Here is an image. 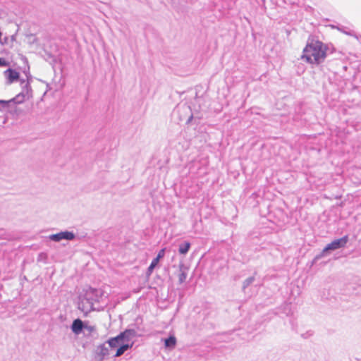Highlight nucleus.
Segmentation results:
<instances>
[{"mask_svg":"<svg viewBox=\"0 0 361 361\" xmlns=\"http://www.w3.org/2000/svg\"><path fill=\"white\" fill-rule=\"evenodd\" d=\"M328 47L319 40L308 39L303 49L302 59L311 64L322 63L327 56Z\"/></svg>","mask_w":361,"mask_h":361,"instance_id":"nucleus-1","label":"nucleus"},{"mask_svg":"<svg viewBox=\"0 0 361 361\" xmlns=\"http://www.w3.org/2000/svg\"><path fill=\"white\" fill-rule=\"evenodd\" d=\"M102 295V291L99 289L89 287L82 296H80L79 309L82 312L94 310V303L99 302Z\"/></svg>","mask_w":361,"mask_h":361,"instance_id":"nucleus-2","label":"nucleus"},{"mask_svg":"<svg viewBox=\"0 0 361 361\" xmlns=\"http://www.w3.org/2000/svg\"><path fill=\"white\" fill-rule=\"evenodd\" d=\"M348 241V236L347 235L341 238L334 240L331 243L327 244L319 254L314 257L312 262V265L316 264L323 257L328 255L331 251L344 247Z\"/></svg>","mask_w":361,"mask_h":361,"instance_id":"nucleus-3","label":"nucleus"},{"mask_svg":"<svg viewBox=\"0 0 361 361\" xmlns=\"http://www.w3.org/2000/svg\"><path fill=\"white\" fill-rule=\"evenodd\" d=\"M109 347L111 348H117L116 353L114 357H119L122 355L126 351L133 347V343H127L121 333L115 337L110 338L107 341Z\"/></svg>","mask_w":361,"mask_h":361,"instance_id":"nucleus-4","label":"nucleus"},{"mask_svg":"<svg viewBox=\"0 0 361 361\" xmlns=\"http://www.w3.org/2000/svg\"><path fill=\"white\" fill-rule=\"evenodd\" d=\"M75 235L72 231H61L56 234H51L49 238L54 242H60L62 240H72L75 238Z\"/></svg>","mask_w":361,"mask_h":361,"instance_id":"nucleus-5","label":"nucleus"},{"mask_svg":"<svg viewBox=\"0 0 361 361\" xmlns=\"http://www.w3.org/2000/svg\"><path fill=\"white\" fill-rule=\"evenodd\" d=\"M164 255H165V248L161 249L159 251L157 257L152 259L149 266L148 267L147 271H146L147 276H149L152 274L154 268L159 264V260L161 259H162L164 257Z\"/></svg>","mask_w":361,"mask_h":361,"instance_id":"nucleus-6","label":"nucleus"},{"mask_svg":"<svg viewBox=\"0 0 361 361\" xmlns=\"http://www.w3.org/2000/svg\"><path fill=\"white\" fill-rule=\"evenodd\" d=\"M85 322L80 318L74 319L71 325V329L75 335L80 334L85 330Z\"/></svg>","mask_w":361,"mask_h":361,"instance_id":"nucleus-7","label":"nucleus"},{"mask_svg":"<svg viewBox=\"0 0 361 361\" xmlns=\"http://www.w3.org/2000/svg\"><path fill=\"white\" fill-rule=\"evenodd\" d=\"M7 80V84H11L19 80L20 73L15 69L8 68L4 71Z\"/></svg>","mask_w":361,"mask_h":361,"instance_id":"nucleus-8","label":"nucleus"},{"mask_svg":"<svg viewBox=\"0 0 361 361\" xmlns=\"http://www.w3.org/2000/svg\"><path fill=\"white\" fill-rule=\"evenodd\" d=\"M95 353L97 357H98L100 361H102L109 355V347L106 345V343L100 344L97 347Z\"/></svg>","mask_w":361,"mask_h":361,"instance_id":"nucleus-9","label":"nucleus"},{"mask_svg":"<svg viewBox=\"0 0 361 361\" xmlns=\"http://www.w3.org/2000/svg\"><path fill=\"white\" fill-rule=\"evenodd\" d=\"M121 334L123 338V340H125L126 342L128 343V342L130 341L132 338L136 336L137 332L133 329H128L121 332Z\"/></svg>","mask_w":361,"mask_h":361,"instance_id":"nucleus-10","label":"nucleus"},{"mask_svg":"<svg viewBox=\"0 0 361 361\" xmlns=\"http://www.w3.org/2000/svg\"><path fill=\"white\" fill-rule=\"evenodd\" d=\"M188 268L186 267L183 263H180L179 264V271H180V274H178L179 284H182L185 281L187 276H188Z\"/></svg>","mask_w":361,"mask_h":361,"instance_id":"nucleus-11","label":"nucleus"},{"mask_svg":"<svg viewBox=\"0 0 361 361\" xmlns=\"http://www.w3.org/2000/svg\"><path fill=\"white\" fill-rule=\"evenodd\" d=\"M178 110L186 114H190L185 122L186 124H190L194 118L190 106L187 105H183L182 106L178 107Z\"/></svg>","mask_w":361,"mask_h":361,"instance_id":"nucleus-12","label":"nucleus"},{"mask_svg":"<svg viewBox=\"0 0 361 361\" xmlns=\"http://www.w3.org/2000/svg\"><path fill=\"white\" fill-rule=\"evenodd\" d=\"M176 345V338L174 336L171 335L164 339V345L166 348L173 349Z\"/></svg>","mask_w":361,"mask_h":361,"instance_id":"nucleus-13","label":"nucleus"},{"mask_svg":"<svg viewBox=\"0 0 361 361\" xmlns=\"http://www.w3.org/2000/svg\"><path fill=\"white\" fill-rule=\"evenodd\" d=\"M191 244L188 241H184L183 243H180L178 246V252L180 255H186L190 248Z\"/></svg>","mask_w":361,"mask_h":361,"instance_id":"nucleus-14","label":"nucleus"},{"mask_svg":"<svg viewBox=\"0 0 361 361\" xmlns=\"http://www.w3.org/2000/svg\"><path fill=\"white\" fill-rule=\"evenodd\" d=\"M255 281V276H250L248 277L247 279H246L243 283V286H242V290L245 293V290L246 288L250 286L252 283H253V282Z\"/></svg>","mask_w":361,"mask_h":361,"instance_id":"nucleus-15","label":"nucleus"},{"mask_svg":"<svg viewBox=\"0 0 361 361\" xmlns=\"http://www.w3.org/2000/svg\"><path fill=\"white\" fill-rule=\"evenodd\" d=\"M11 99L13 104H20V103L23 102V101L25 99L24 92H22L19 93L15 97Z\"/></svg>","mask_w":361,"mask_h":361,"instance_id":"nucleus-16","label":"nucleus"},{"mask_svg":"<svg viewBox=\"0 0 361 361\" xmlns=\"http://www.w3.org/2000/svg\"><path fill=\"white\" fill-rule=\"evenodd\" d=\"M13 104L11 99L9 100H0V111L8 109L10 106Z\"/></svg>","mask_w":361,"mask_h":361,"instance_id":"nucleus-17","label":"nucleus"},{"mask_svg":"<svg viewBox=\"0 0 361 361\" xmlns=\"http://www.w3.org/2000/svg\"><path fill=\"white\" fill-rule=\"evenodd\" d=\"M8 66V63L4 58H0V67H6Z\"/></svg>","mask_w":361,"mask_h":361,"instance_id":"nucleus-18","label":"nucleus"},{"mask_svg":"<svg viewBox=\"0 0 361 361\" xmlns=\"http://www.w3.org/2000/svg\"><path fill=\"white\" fill-rule=\"evenodd\" d=\"M27 92V93H28V91L30 90L31 91V87H30V85L29 83V82H27L23 87V92H24V91Z\"/></svg>","mask_w":361,"mask_h":361,"instance_id":"nucleus-19","label":"nucleus"},{"mask_svg":"<svg viewBox=\"0 0 361 361\" xmlns=\"http://www.w3.org/2000/svg\"><path fill=\"white\" fill-rule=\"evenodd\" d=\"M85 326H86V327H85V329L87 330L89 332H92V331H94V326H89V325H87V324L86 322H85Z\"/></svg>","mask_w":361,"mask_h":361,"instance_id":"nucleus-20","label":"nucleus"},{"mask_svg":"<svg viewBox=\"0 0 361 361\" xmlns=\"http://www.w3.org/2000/svg\"><path fill=\"white\" fill-rule=\"evenodd\" d=\"M1 43L3 44H9L11 43L10 38L8 37H5Z\"/></svg>","mask_w":361,"mask_h":361,"instance_id":"nucleus-21","label":"nucleus"},{"mask_svg":"<svg viewBox=\"0 0 361 361\" xmlns=\"http://www.w3.org/2000/svg\"><path fill=\"white\" fill-rule=\"evenodd\" d=\"M16 40V34L12 35L10 37V42L11 43H13L14 41Z\"/></svg>","mask_w":361,"mask_h":361,"instance_id":"nucleus-22","label":"nucleus"},{"mask_svg":"<svg viewBox=\"0 0 361 361\" xmlns=\"http://www.w3.org/2000/svg\"><path fill=\"white\" fill-rule=\"evenodd\" d=\"M25 82V80H21V83H24Z\"/></svg>","mask_w":361,"mask_h":361,"instance_id":"nucleus-23","label":"nucleus"}]
</instances>
